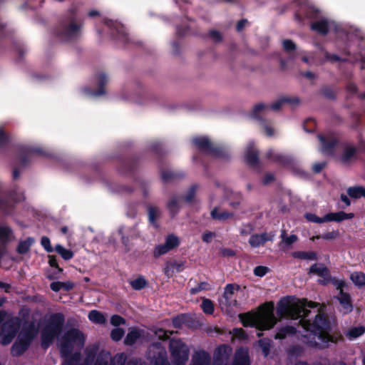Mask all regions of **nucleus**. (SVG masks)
Wrapping results in <instances>:
<instances>
[{"instance_id":"15","label":"nucleus","mask_w":365,"mask_h":365,"mask_svg":"<svg viewBox=\"0 0 365 365\" xmlns=\"http://www.w3.org/2000/svg\"><path fill=\"white\" fill-rule=\"evenodd\" d=\"M351 281L357 287L365 286V274L361 272H354L349 277Z\"/></svg>"},{"instance_id":"37","label":"nucleus","mask_w":365,"mask_h":365,"mask_svg":"<svg viewBox=\"0 0 365 365\" xmlns=\"http://www.w3.org/2000/svg\"><path fill=\"white\" fill-rule=\"evenodd\" d=\"M297 240V237L294 235L284 237L282 240V242L284 245L289 247L292 243H294Z\"/></svg>"},{"instance_id":"32","label":"nucleus","mask_w":365,"mask_h":365,"mask_svg":"<svg viewBox=\"0 0 365 365\" xmlns=\"http://www.w3.org/2000/svg\"><path fill=\"white\" fill-rule=\"evenodd\" d=\"M111 357L108 352H103L101 354L99 358L97 359L95 365H108V363L110 361Z\"/></svg>"},{"instance_id":"4","label":"nucleus","mask_w":365,"mask_h":365,"mask_svg":"<svg viewBox=\"0 0 365 365\" xmlns=\"http://www.w3.org/2000/svg\"><path fill=\"white\" fill-rule=\"evenodd\" d=\"M63 319L62 315L56 314L53 316L52 322L48 324L42 332V344L48 346L55 336L59 332Z\"/></svg>"},{"instance_id":"52","label":"nucleus","mask_w":365,"mask_h":365,"mask_svg":"<svg viewBox=\"0 0 365 365\" xmlns=\"http://www.w3.org/2000/svg\"><path fill=\"white\" fill-rule=\"evenodd\" d=\"M247 23V21L246 20H242V21H240L237 25V29L238 31H241L242 29V28L246 25Z\"/></svg>"},{"instance_id":"7","label":"nucleus","mask_w":365,"mask_h":365,"mask_svg":"<svg viewBox=\"0 0 365 365\" xmlns=\"http://www.w3.org/2000/svg\"><path fill=\"white\" fill-rule=\"evenodd\" d=\"M108 76L103 73H101L96 77V83L99 87L97 91L92 92L88 87H83L81 88V92L86 97L101 96L106 93L105 86L108 84Z\"/></svg>"},{"instance_id":"44","label":"nucleus","mask_w":365,"mask_h":365,"mask_svg":"<svg viewBox=\"0 0 365 365\" xmlns=\"http://www.w3.org/2000/svg\"><path fill=\"white\" fill-rule=\"evenodd\" d=\"M81 29L80 25H78L76 24H71L68 29V32L69 35H73L75 34L78 31H79Z\"/></svg>"},{"instance_id":"34","label":"nucleus","mask_w":365,"mask_h":365,"mask_svg":"<svg viewBox=\"0 0 365 365\" xmlns=\"http://www.w3.org/2000/svg\"><path fill=\"white\" fill-rule=\"evenodd\" d=\"M124 335V331L120 328H115L111 331V338L114 341L120 340Z\"/></svg>"},{"instance_id":"3","label":"nucleus","mask_w":365,"mask_h":365,"mask_svg":"<svg viewBox=\"0 0 365 365\" xmlns=\"http://www.w3.org/2000/svg\"><path fill=\"white\" fill-rule=\"evenodd\" d=\"M59 340L61 352L66 356L74 346H79L83 344L84 337L78 330L73 329Z\"/></svg>"},{"instance_id":"19","label":"nucleus","mask_w":365,"mask_h":365,"mask_svg":"<svg viewBox=\"0 0 365 365\" xmlns=\"http://www.w3.org/2000/svg\"><path fill=\"white\" fill-rule=\"evenodd\" d=\"M73 287V284L71 282H54L51 284V288L54 292H58L61 289L69 290Z\"/></svg>"},{"instance_id":"2","label":"nucleus","mask_w":365,"mask_h":365,"mask_svg":"<svg viewBox=\"0 0 365 365\" xmlns=\"http://www.w3.org/2000/svg\"><path fill=\"white\" fill-rule=\"evenodd\" d=\"M273 311L274 304L268 302L261 306L257 312L240 314V317L244 326L255 327L260 330L269 329L276 323Z\"/></svg>"},{"instance_id":"48","label":"nucleus","mask_w":365,"mask_h":365,"mask_svg":"<svg viewBox=\"0 0 365 365\" xmlns=\"http://www.w3.org/2000/svg\"><path fill=\"white\" fill-rule=\"evenodd\" d=\"M214 237V235L209 232L203 234L202 235V240L205 242H209Z\"/></svg>"},{"instance_id":"18","label":"nucleus","mask_w":365,"mask_h":365,"mask_svg":"<svg viewBox=\"0 0 365 365\" xmlns=\"http://www.w3.org/2000/svg\"><path fill=\"white\" fill-rule=\"evenodd\" d=\"M304 217L308 221L314 223L322 224L329 222L328 213L320 217L314 213L308 212L305 214Z\"/></svg>"},{"instance_id":"38","label":"nucleus","mask_w":365,"mask_h":365,"mask_svg":"<svg viewBox=\"0 0 365 365\" xmlns=\"http://www.w3.org/2000/svg\"><path fill=\"white\" fill-rule=\"evenodd\" d=\"M339 232L337 230H332L331 232H327L322 236V238L327 240H331L337 238L339 237Z\"/></svg>"},{"instance_id":"50","label":"nucleus","mask_w":365,"mask_h":365,"mask_svg":"<svg viewBox=\"0 0 365 365\" xmlns=\"http://www.w3.org/2000/svg\"><path fill=\"white\" fill-rule=\"evenodd\" d=\"M48 263L51 266V267H58V264H57V262H56V257H53V256H48Z\"/></svg>"},{"instance_id":"25","label":"nucleus","mask_w":365,"mask_h":365,"mask_svg":"<svg viewBox=\"0 0 365 365\" xmlns=\"http://www.w3.org/2000/svg\"><path fill=\"white\" fill-rule=\"evenodd\" d=\"M88 319L91 322L98 324H103L105 322L106 320L104 316L101 313L96 310L91 311L88 314Z\"/></svg>"},{"instance_id":"24","label":"nucleus","mask_w":365,"mask_h":365,"mask_svg":"<svg viewBox=\"0 0 365 365\" xmlns=\"http://www.w3.org/2000/svg\"><path fill=\"white\" fill-rule=\"evenodd\" d=\"M211 215H212V218L219 220H227V219L231 217V216H232V215L230 213L220 210L217 208L214 209L211 212Z\"/></svg>"},{"instance_id":"26","label":"nucleus","mask_w":365,"mask_h":365,"mask_svg":"<svg viewBox=\"0 0 365 365\" xmlns=\"http://www.w3.org/2000/svg\"><path fill=\"white\" fill-rule=\"evenodd\" d=\"M140 336V332L135 329H132L125 337V342L127 344H133Z\"/></svg>"},{"instance_id":"14","label":"nucleus","mask_w":365,"mask_h":365,"mask_svg":"<svg viewBox=\"0 0 365 365\" xmlns=\"http://www.w3.org/2000/svg\"><path fill=\"white\" fill-rule=\"evenodd\" d=\"M178 342L172 341L170 344V349L172 350L173 356L175 357H179L182 361H185L187 359V347L184 345L180 346V350L178 352L175 349V345Z\"/></svg>"},{"instance_id":"35","label":"nucleus","mask_w":365,"mask_h":365,"mask_svg":"<svg viewBox=\"0 0 365 365\" xmlns=\"http://www.w3.org/2000/svg\"><path fill=\"white\" fill-rule=\"evenodd\" d=\"M195 192H196V187H191L187 190V193L185 194V195L184 197L185 200L188 202H191L194 200Z\"/></svg>"},{"instance_id":"45","label":"nucleus","mask_w":365,"mask_h":365,"mask_svg":"<svg viewBox=\"0 0 365 365\" xmlns=\"http://www.w3.org/2000/svg\"><path fill=\"white\" fill-rule=\"evenodd\" d=\"M159 211L155 208H150L149 210V219L151 222H154L155 218L158 215Z\"/></svg>"},{"instance_id":"58","label":"nucleus","mask_w":365,"mask_h":365,"mask_svg":"<svg viewBox=\"0 0 365 365\" xmlns=\"http://www.w3.org/2000/svg\"><path fill=\"white\" fill-rule=\"evenodd\" d=\"M5 133L2 128L0 127V143L2 142L5 139Z\"/></svg>"},{"instance_id":"46","label":"nucleus","mask_w":365,"mask_h":365,"mask_svg":"<svg viewBox=\"0 0 365 365\" xmlns=\"http://www.w3.org/2000/svg\"><path fill=\"white\" fill-rule=\"evenodd\" d=\"M264 133L268 136H272L274 134V129L269 125H265L264 126Z\"/></svg>"},{"instance_id":"60","label":"nucleus","mask_w":365,"mask_h":365,"mask_svg":"<svg viewBox=\"0 0 365 365\" xmlns=\"http://www.w3.org/2000/svg\"><path fill=\"white\" fill-rule=\"evenodd\" d=\"M286 336V334H282V332H279L276 335V338L282 339Z\"/></svg>"},{"instance_id":"16","label":"nucleus","mask_w":365,"mask_h":365,"mask_svg":"<svg viewBox=\"0 0 365 365\" xmlns=\"http://www.w3.org/2000/svg\"><path fill=\"white\" fill-rule=\"evenodd\" d=\"M347 193L354 198L365 197V187L361 186L351 187L348 188Z\"/></svg>"},{"instance_id":"64","label":"nucleus","mask_w":365,"mask_h":365,"mask_svg":"<svg viewBox=\"0 0 365 365\" xmlns=\"http://www.w3.org/2000/svg\"><path fill=\"white\" fill-rule=\"evenodd\" d=\"M284 331H287V333H288V332H291V333H292V332H293L292 329H290V328H287V329H286Z\"/></svg>"},{"instance_id":"30","label":"nucleus","mask_w":365,"mask_h":365,"mask_svg":"<svg viewBox=\"0 0 365 365\" xmlns=\"http://www.w3.org/2000/svg\"><path fill=\"white\" fill-rule=\"evenodd\" d=\"M32 243L33 240L30 238L25 241L21 242L17 247L18 252L21 254L26 253L29 250Z\"/></svg>"},{"instance_id":"61","label":"nucleus","mask_w":365,"mask_h":365,"mask_svg":"<svg viewBox=\"0 0 365 365\" xmlns=\"http://www.w3.org/2000/svg\"><path fill=\"white\" fill-rule=\"evenodd\" d=\"M305 76L309 78H314V75L310 72H307L305 73Z\"/></svg>"},{"instance_id":"6","label":"nucleus","mask_w":365,"mask_h":365,"mask_svg":"<svg viewBox=\"0 0 365 365\" xmlns=\"http://www.w3.org/2000/svg\"><path fill=\"white\" fill-rule=\"evenodd\" d=\"M19 327V320L13 319L3 324L0 332V341L2 344H9L14 339Z\"/></svg>"},{"instance_id":"47","label":"nucleus","mask_w":365,"mask_h":365,"mask_svg":"<svg viewBox=\"0 0 365 365\" xmlns=\"http://www.w3.org/2000/svg\"><path fill=\"white\" fill-rule=\"evenodd\" d=\"M233 336L239 339L243 338L245 336L244 331L242 329H235L232 332Z\"/></svg>"},{"instance_id":"17","label":"nucleus","mask_w":365,"mask_h":365,"mask_svg":"<svg viewBox=\"0 0 365 365\" xmlns=\"http://www.w3.org/2000/svg\"><path fill=\"white\" fill-rule=\"evenodd\" d=\"M193 144L200 149L207 150L210 146V140L204 136L195 137L192 139Z\"/></svg>"},{"instance_id":"31","label":"nucleus","mask_w":365,"mask_h":365,"mask_svg":"<svg viewBox=\"0 0 365 365\" xmlns=\"http://www.w3.org/2000/svg\"><path fill=\"white\" fill-rule=\"evenodd\" d=\"M312 29L319 31V33L325 34L328 31L327 22L324 21L317 22L313 24Z\"/></svg>"},{"instance_id":"59","label":"nucleus","mask_w":365,"mask_h":365,"mask_svg":"<svg viewBox=\"0 0 365 365\" xmlns=\"http://www.w3.org/2000/svg\"><path fill=\"white\" fill-rule=\"evenodd\" d=\"M273 180V175L272 174H267L265 177V179H264V182L266 183L270 182L271 180Z\"/></svg>"},{"instance_id":"13","label":"nucleus","mask_w":365,"mask_h":365,"mask_svg":"<svg viewBox=\"0 0 365 365\" xmlns=\"http://www.w3.org/2000/svg\"><path fill=\"white\" fill-rule=\"evenodd\" d=\"M271 239L272 237H267L266 234L255 235L250 238L249 242L252 247H258Z\"/></svg>"},{"instance_id":"51","label":"nucleus","mask_w":365,"mask_h":365,"mask_svg":"<svg viewBox=\"0 0 365 365\" xmlns=\"http://www.w3.org/2000/svg\"><path fill=\"white\" fill-rule=\"evenodd\" d=\"M319 140H320V142H321V144H322V150L324 152L327 151V149H328V148H327V145H326L324 138V137H322V136H319Z\"/></svg>"},{"instance_id":"11","label":"nucleus","mask_w":365,"mask_h":365,"mask_svg":"<svg viewBox=\"0 0 365 365\" xmlns=\"http://www.w3.org/2000/svg\"><path fill=\"white\" fill-rule=\"evenodd\" d=\"M341 304L340 311L344 314H347L352 310L350 297L344 292H341L337 297Z\"/></svg>"},{"instance_id":"63","label":"nucleus","mask_w":365,"mask_h":365,"mask_svg":"<svg viewBox=\"0 0 365 365\" xmlns=\"http://www.w3.org/2000/svg\"><path fill=\"white\" fill-rule=\"evenodd\" d=\"M317 239H319V236H314L311 237V240L314 241Z\"/></svg>"},{"instance_id":"27","label":"nucleus","mask_w":365,"mask_h":365,"mask_svg":"<svg viewBox=\"0 0 365 365\" xmlns=\"http://www.w3.org/2000/svg\"><path fill=\"white\" fill-rule=\"evenodd\" d=\"M364 327L361 326L354 327L349 330L347 336H349V339H355L362 335L364 333Z\"/></svg>"},{"instance_id":"43","label":"nucleus","mask_w":365,"mask_h":365,"mask_svg":"<svg viewBox=\"0 0 365 365\" xmlns=\"http://www.w3.org/2000/svg\"><path fill=\"white\" fill-rule=\"evenodd\" d=\"M178 202H179V201L177 199L170 200L168 206L171 212H176V210L178 208Z\"/></svg>"},{"instance_id":"41","label":"nucleus","mask_w":365,"mask_h":365,"mask_svg":"<svg viewBox=\"0 0 365 365\" xmlns=\"http://www.w3.org/2000/svg\"><path fill=\"white\" fill-rule=\"evenodd\" d=\"M283 48L287 51H291L295 49V44L289 40H284L282 42Z\"/></svg>"},{"instance_id":"56","label":"nucleus","mask_w":365,"mask_h":365,"mask_svg":"<svg viewBox=\"0 0 365 365\" xmlns=\"http://www.w3.org/2000/svg\"><path fill=\"white\" fill-rule=\"evenodd\" d=\"M324 166V164H317V165H314V170L316 172H319L323 168Z\"/></svg>"},{"instance_id":"8","label":"nucleus","mask_w":365,"mask_h":365,"mask_svg":"<svg viewBox=\"0 0 365 365\" xmlns=\"http://www.w3.org/2000/svg\"><path fill=\"white\" fill-rule=\"evenodd\" d=\"M179 245V238L174 235H170L165 238L163 244L159 245L155 248L154 256L158 257L162 255H165L170 250L178 247Z\"/></svg>"},{"instance_id":"55","label":"nucleus","mask_w":365,"mask_h":365,"mask_svg":"<svg viewBox=\"0 0 365 365\" xmlns=\"http://www.w3.org/2000/svg\"><path fill=\"white\" fill-rule=\"evenodd\" d=\"M341 200L346 205H350V201L348 198L347 196L344 195H341Z\"/></svg>"},{"instance_id":"40","label":"nucleus","mask_w":365,"mask_h":365,"mask_svg":"<svg viewBox=\"0 0 365 365\" xmlns=\"http://www.w3.org/2000/svg\"><path fill=\"white\" fill-rule=\"evenodd\" d=\"M268 269L267 267L259 266L255 268L254 273L256 276L263 277L267 274Z\"/></svg>"},{"instance_id":"53","label":"nucleus","mask_w":365,"mask_h":365,"mask_svg":"<svg viewBox=\"0 0 365 365\" xmlns=\"http://www.w3.org/2000/svg\"><path fill=\"white\" fill-rule=\"evenodd\" d=\"M115 235L116 236H120L121 237V240H122V242L126 245V240H125V237L123 235V233H122V230H119L115 234Z\"/></svg>"},{"instance_id":"21","label":"nucleus","mask_w":365,"mask_h":365,"mask_svg":"<svg viewBox=\"0 0 365 365\" xmlns=\"http://www.w3.org/2000/svg\"><path fill=\"white\" fill-rule=\"evenodd\" d=\"M129 283L132 288L135 290L142 289L147 285V281L143 277L141 276L131 279Z\"/></svg>"},{"instance_id":"22","label":"nucleus","mask_w":365,"mask_h":365,"mask_svg":"<svg viewBox=\"0 0 365 365\" xmlns=\"http://www.w3.org/2000/svg\"><path fill=\"white\" fill-rule=\"evenodd\" d=\"M245 158L246 160L250 164H254L257 160V151L251 145H248L246 148Z\"/></svg>"},{"instance_id":"10","label":"nucleus","mask_w":365,"mask_h":365,"mask_svg":"<svg viewBox=\"0 0 365 365\" xmlns=\"http://www.w3.org/2000/svg\"><path fill=\"white\" fill-rule=\"evenodd\" d=\"M310 272L322 278L321 279H319V282L321 284H326L329 282L330 277L329 271L322 264H313L310 267Z\"/></svg>"},{"instance_id":"5","label":"nucleus","mask_w":365,"mask_h":365,"mask_svg":"<svg viewBox=\"0 0 365 365\" xmlns=\"http://www.w3.org/2000/svg\"><path fill=\"white\" fill-rule=\"evenodd\" d=\"M36 334L37 331L34 329L21 331L18 336L17 341L13 346V354L15 355L21 354L27 348Z\"/></svg>"},{"instance_id":"39","label":"nucleus","mask_w":365,"mask_h":365,"mask_svg":"<svg viewBox=\"0 0 365 365\" xmlns=\"http://www.w3.org/2000/svg\"><path fill=\"white\" fill-rule=\"evenodd\" d=\"M332 283L334 286L336 287V289L339 291V293L341 292H344L343 289L346 287V283L342 279H333Z\"/></svg>"},{"instance_id":"9","label":"nucleus","mask_w":365,"mask_h":365,"mask_svg":"<svg viewBox=\"0 0 365 365\" xmlns=\"http://www.w3.org/2000/svg\"><path fill=\"white\" fill-rule=\"evenodd\" d=\"M285 101H287V99L279 100V101L274 102V103H272L269 107L265 106L262 104L256 105L252 110V115L255 118H257L259 115V114L267 113V111L270 109L277 110L281 107L282 103Z\"/></svg>"},{"instance_id":"20","label":"nucleus","mask_w":365,"mask_h":365,"mask_svg":"<svg viewBox=\"0 0 365 365\" xmlns=\"http://www.w3.org/2000/svg\"><path fill=\"white\" fill-rule=\"evenodd\" d=\"M292 256L295 258L315 260L317 259V254L315 252H296L292 254Z\"/></svg>"},{"instance_id":"49","label":"nucleus","mask_w":365,"mask_h":365,"mask_svg":"<svg viewBox=\"0 0 365 365\" xmlns=\"http://www.w3.org/2000/svg\"><path fill=\"white\" fill-rule=\"evenodd\" d=\"M220 254L224 257H230L234 255L233 251L228 249H222L220 250Z\"/></svg>"},{"instance_id":"42","label":"nucleus","mask_w":365,"mask_h":365,"mask_svg":"<svg viewBox=\"0 0 365 365\" xmlns=\"http://www.w3.org/2000/svg\"><path fill=\"white\" fill-rule=\"evenodd\" d=\"M110 323L113 326H118L124 323V319L118 315H113L110 319Z\"/></svg>"},{"instance_id":"54","label":"nucleus","mask_w":365,"mask_h":365,"mask_svg":"<svg viewBox=\"0 0 365 365\" xmlns=\"http://www.w3.org/2000/svg\"><path fill=\"white\" fill-rule=\"evenodd\" d=\"M159 338L165 339L168 337L167 332L163 330H160L159 333H157Z\"/></svg>"},{"instance_id":"29","label":"nucleus","mask_w":365,"mask_h":365,"mask_svg":"<svg viewBox=\"0 0 365 365\" xmlns=\"http://www.w3.org/2000/svg\"><path fill=\"white\" fill-rule=\"evenodd\" d=\"M239 289V286L235 284H227L225 288L224 298L226 301L230 299L236 290Z\"/></svg>"},{"instance_id":"12","label":"nucleus","mask_w":365,"mask_h":365,"mask_svg":"<svg viewBox=\"0 0 365 365\" xmlns=\"http://www.w3.org/2000/svg\"><path fill=\"white\" fill-rule=\"evenodd\" d=\"M354 217V214L352 212H345L339 211L337 212H329L328 213V219L329 222H340L344 220H351Z\"/></svg>"},{"instance_id":"33","label":"nucleus","mask_w":365,"mask_h":365,"mask_svg":"<svg viewBox=\"0 0 365 365\" xmlns=\"http://www.w3.org/2000/svg\"><path fill=\"white\" fill-rule=\"evenodd\" d=\"M355 148L352 146H347L345 148L342 158L344 161L349 160L352 158L355 153Z\"/></svg>"},{"instance_id":"1","label":"nucleus","mask_w":365,"mask_h":365,"mask_svg":"<svg viewBox=\"0 0 365 365\" xmlns=\"http://www.w3.org/2000/svg\"><path fill=\"white\" fill-rule=\"evenodd\" d=\"M317 307L314 302L305 299H299L292 297L282 299L277 305V314L281 317H285L292 319H300L301 326L307 331H310L308 336L311 338L312 346H323L331 339L327 330V325L323 315L318 309H314L315 319L310 324L307 319L312 314L309 309Z\"/></svg>"},{"instance_id":"62","label":"nucleus","mask_w":365,"mask_h":365,"mask_svg":"<svg viewBox=\"0 0 365 365\" xmlns=\"http://www.w3.org/2000/svg\"><path fill=\"white\" fill-rule=\"evenodd\" d=\"M63 365H73V361H64Z\"/></svg>"},{"instance_id":"28","label":"nucleus","mask_w":365,"mask_h":365,"mask_svg":"<svg viewBox=\"0 0 365 365\" xmlns=\"http://www.w3.org/2000/svg\"><path fill=\"white\" fill-rule=\"evenodd\" d=\"M201 308L202 311L207 314H211L214 311L213 303L207 299H204L202 300Z\"/></svg>"},{"instance_id":"36","label":"nucleus","mask_w":365,"mask_h":365,"mask_svg":"<svg viewBox=\"0 0 365 365\" xmlns=\"http://www.w3.org/2000/svg\"><path fill=\"white\" fill-rule=\"evenodd\" d=\"M41 243L42 246L43 247V248H44V249H45L48 252H53V247H51L50 240H49L48 237H43L41 238Z\"/></svg>"},{"instance_id":"57","label":"nucleus","mask_w":365,"mask_h":365,"mask_svg":"<svg viewBox=\"0 0 365 365\" xmlns=\"http://www.w3.org/2000/svg\"><path fill=\"white\" fill-rule=\"evenodd\" d=\"M88 16L91 17H94L96 16H99V12L96 10H91L88 12Z\"/></svg>"},{"instance_id":"23","label":"nucleus","mask_w":365,"mask_h":365,"mask_svg":"<svg viewBox=\"0 0 365 365\" xmlns=\"http://www.w3.org/2000/svg\"><path fill=\"white\" fill-rule=\"evenodd\" d=\"M55 251L57 253H58L63 259L66 260L71 259L73 255V252L71 250L64 248L63 246L60 245H57L55 247Z\"/></svg>"}]
</instances>
